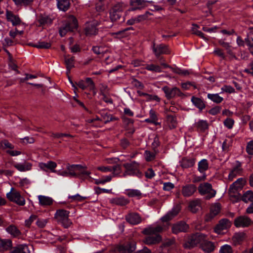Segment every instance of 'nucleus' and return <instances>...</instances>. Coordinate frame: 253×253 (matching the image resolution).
<instances>
[{
	"mask_svg": "<svg viewBox=\"0 0 253 253\" xmlns=\"http://www.w3.org/2000/svg\"><path fill=\"white\" fill-rule=\"evenodd\" d=\"M166 230L165 225H157L156 226H149L143 229L142 233L144 235H149L143 239V242L148 245L156 244L162 241V237L158 233H161Z\"/></svg>",
	"mask_w": 253,
	"mask_h": 253,
	"instance_id": "obj_1",
	"label": "nucleus"
},
{
	"mask_svg": "<svg viewBox=\"0 0 253 253\" xmlns=\"http://www.w3.org/2000/svg\"><path fill=\"white\" fill-rule=\"evenodd\" d=\"M78 27V21L73 15H70L66 24L60 28L59 34L61 37H64L68 32H73L77 29Z\"/></svg>",
	"mask_w": 253,
	"mask_h": 253,
	"instance_id": "obj_2",
	"label": "nucleus"
},
{
	"mask_svg": "<svg viewBox=\"0 0 253 253\" xmlns=\"http://www.w3.org/2000/svg\"><path fill=\"white\" fill-rule=\"evenodd\" d=\"M205 238V235L197 233L189 236L183 244V246L186 249H191L200 244Z\"/></svg>",
	"mask_w": 253,
	"mask_h": 253,
	"instance_id": "obj_3",
	"label": "nucleus"
},
{
	"mask_svg": "<svg viewBox=\"0 0 253 253\" xmlns=\"http://www.w3.org/2000/svg\"><path fill=\"white\" fill-rule=\"evenodd\" d=\"M69 211L63 209L58 210L55 213L54 218L58 223L62 224L65 228H68L72 223L69 219Z\"/></svg>",
	"mask_w": 253,
	"mask_h": 253,
	"instance_id": "obj_4",
	"label": "nucleus"
},
{
	"mask_svg": "<svg viewBox=\"0 0 253 253\" xmlns=\"http://www.w3.org/2000/svg\"><path fill=\"white\" fill-rule=\"evenodd\" d=\"M198 190L201 195H207L206 196L207 200L214 197L216 194V191L212 188L211 184L208 182L201 183L198 186Z\"/></svg>",
	"mask_w": 253,
	"mask_h": 253,
	"instance_id": "obj_5",
	"label": "nucleus"
},
{
	"mask_svg": "<svg viewBox=\"0 0 253 253\" xmlns=\"http://www.w3.org/2000/svg\"><path fill=\"white\" fill-rule=\"evenodd\" d=\"M124 9V3L118 2L115 4L110 10V18L112 21H117L122 18Z\"/></svg>",
	"mask_w": 253,
	"mask_h": 253,
	"instance_id": "obj_6",
	"label": "nucleus"
},
{
	"mask_svg": "<svg viewBox=\"0 0 253 253\" xmlns=\"http://www.w3.org/2000/svg\"><path fill=\"white\" fill-rule=\"evenodd\" d=\"M6 197L9 201L19 206H23L25 204L24 198L21 196L19 192L14 190L13 188H11L10 192L6 194Z\"/></svg>",
	"mask_w": 253,
	"mask_h": 253,
	"instance_id": "obj_7",
	"label": "nucleus"
},
{
	"mask_svg": "<svg viewBox=\"0 0 253 253\" xmlns=\"http://www.w3.org/2000/svg\"><path fill=\"white\" fill-rule=\"evenodd\" d=\"M162 90L164 92L166 97L168 99H170L175 97L176 96L182 97L184 95V94L180 91V90L176 87L170 88L169 86L166 85L162 88Z\"/></svg>",
	"mask_w": 253,
	"mask_h": 253,
	"instance_id": "obj_8",
	"label": "nucleus"
},
{
	"mask_svg": "<svg viewBox=\"0 0 253 253\" xmlns=\"http://www.w3.org/2000/svg\"><path fill=\"white\" fill-rule=\"evenodd\" d=\"M126 169L129 171L131 175H135L139 178L142 177L143 173L139 170V165L135 162L124 164Z\"/></svg>",
	"mask_w": 253,
	"mask_h": 253,
	"instance_id": "obj_9",
	"label": "nucleus"
},
{
	"mask_svg": "<svg viewBox=\"0 0 253 253\" xmlns=\"http://www.w3.org/2000/svg\"><path fill=\"white\" fill-rule=\"evenodd\" d=\"M253 223V221L250 218L246 216H240L234 219V225L236 227H249L251 224Z\"/></svg>",
	"mask_w": 253,
	"mask_h": 253,
	"instance_id": "obj_10",
	"label": "nucleus"
},
{
	"mask_svg": "<svg viewBox=\"0 0 253 253\" xmlns=\"http://www.w3.org/2000/svg\"><path fill=\"white\" fill-rule=\"evenodd\" d=\"M97 25L98 22L95 20L86 22L84 30L85 34L87 36L96 35L98 33Z\"/></svg>",
	"mask_w": 253,
	"mask_h": 253,
	"instance_id": "obj_11",
	"label": "nucleus"
},
{
	"mask_svg": "<svg viewBox=\"0 0 253 253\" xmlns=\"http://www.w3.org/2000/svg\"><path fill=\"white\" fill-rule=\"evenodd\" d=\"M152 49L157 58H159L161 54H169L170 53L168 46L164 44L156 45L155 43L153 42Z\"/></svg>",
	"mask_w": 253,
	"mask_h": 253,
	"instance_id": "obj_12",
	"label": "nucleus"
},
{
	"mask_svg": "<svg viewBox=\"0 0 253 253\" xmlns=\"http://www.w3.org/2000/svg\"><path fill=\"white\" fill-rule=\"evenodd\" d=\"M136 249V244L134 241H130L117 247L120 253H133Z\"/></svg>",
	"mask_w": 253,
	"mask_h": 253,
	"instance_id": "obj_13",
	"label": "nucleus"
},
{
	"mask_svg": "<svg viewBox=\"0 0 253 253\" xmlns=\"http://www.w3.org/2000/svg\"><path fill=\"white\" fill-rule=\"evenodd\" d=\"M189 228V225L185 222L180 221L172 225L171 231L173 234H177L180 232H186Z\"/></svg>",
	"mask_w": 253,
	"mask_h": 253,
	"instance_id": "obj_14",
	"label": "nucleus"
},
{
	"mask_svg": "<svg viewBox=\"0 0 253 253\" xmlns=\"http://www.w3.org/2000/svg\"><path fill=\"white\" fill-rule=\"evenodd\" d=\"M181 206L179 204H177L171 209V211H169L167 214L162 217L161 220L163 222H167L170 220L175 216H176L181 210Z\"/></svg>",
	"mask_w": 253,
	"mask_h": 253,
	"instance_id": "obj_15",
	"label": "nucleus"
},
{
	"mask_svg": "<svg viewBox=\"0 0 253 253\" xmlns=\"http://www.w3.org/2000/svg\"><path fill=\"white\" fill-rule=\"evenodd\" d=\"M244 179L240 178L230 185L229 193L231 197L235 196L234 194L237 192L238 189L242 188L244 185Z\"/></svg>",
	"mask_w": 253,
	"mask_h": 253,
	"instance_id": "obj_16",
	"label": "nucleus"
},
{
	"mask_svg": "<svg viewBox=\"0 0 253 253\" xmlns=\"http://www.w3.org/2000/svg\"><path fill=\"white\" fill-rule=\"evenodd\" d=\"M125 219L129 223L136 225L140 223L142 219L140 215L136 212H130L125 216Z\"/></svg>",
	"mask_w": 253,
	"mask_h": 253,
	"instance_id": "obj_17",
	"label": "nucleus"
},
{
	"mask_svg": "<svg viewBox=\"0 0 253 253\" xmlns=\"http://www.w3.org/2000/svg\"><path fill=\"white\" fill-rule=\"evenodd\" d=\"M231 225V222L228 219H222L215 227L214 229V231L215 232L219 234L222 230L229 228Z\"/></svg>",
	"mask_w": 253,
	"mask_h": 253,
	"instance_id": "obj_18",
	"label": "nucleus"
},
{
	"mask_svg": "<svg viewBox=\"0 0 253 253\" xmlns=\"http://www.w3.org/2000/svg\"><path fill=\"white\" fill-rule=\"evenodd\" d=\"M197 187L193 184H187L182 187L181 193L184 197H189L196 191Z\"/></svg>",
	"mask_w": 253,
	"mask_h": 253,
	"instance_id": "obj_19",
	"label": "nucleus"
},
{
	"mask_svg": "<svg viewBox=\"0 0 253 253\" xmlns=\"http://www.w3.org/2000/svg\"><path fill=\"white\" fill-rule=\"evenodd\" d=\"M6 17L7 21L11 22L13 26L19 25L21 23L19 16L14 15L11 11L6 10Z\"/></svg>",
	"mask_w": 253,
	"mask_h": 253,
	"instance_id": "obj_20",
	"label": "nucleus"
},
{
	"mask_svg": "<svg viewBox=\"0 0 253 253\" xmlns=\"http://www.w3.org/2000/svg\"><path fill=\"white\" fill-rule=\"evenodd\" d=\"M200 247L205 252L209 253H211L214 250V244L206 240V238L200 243Z\"/></svg>",
	"mask_w": 253,
	"mask_h": 253,
	"instance_id": "obj_21",
	"label": "nucleus"
},
{
	"mask_svg": "<svg viewBox=\"0 0 253 253\" xmlns=\"http://www.w3.org/2000/svg\"><path fill=\"white\" fill-rule=\"evenodd\" d=\"M195 158L183 157L180 161V164L182 168L188 169L192 167L195 165Z\"/></svg>",
	"mask_w": 253,
	"mask_h": 253,
	"instance_id": "obj_22",
	"label": "nucleus"
},
{
	"mask_svg": "<svg viewBox=\"0 0 253 253\" xmlns=\"http://www.w3.org/2000/svg\"><path fill=\"white\" fill-rule=\"evenodd\" d=\"M10 253H30L29 247L26 244H21L12 247Z\"/></svg>",
	"mask_w": 253,
	"mask_h": 253,
	"instance_id": "obj_23",
	"label": "nucleus"
},
{
	"mask_svg": "<svg viewBox=\"0 0 253 253\" xmlns=\"http://www.w3.org/2000/svg\"><path fill=\"white\" fill-rule=\"evenodd\" d=\"M110 202L113 205L125 206L129 203V201L124 197H120L110 199Z\"/></svg>",
	"mask_w": 253,
	"mask_h": 253,
	"instance_id": "obj_24",
	"label": "nucleus"
},
{
	"mask_svg": "<svg viewBox=\"0 0 253 253\" xmlns=\"http://www.w3.org/2000/svg\"><path fill=\"white\" fill-rule=\"evenodd\" d=\"M40 168L46 171V169H49L51 171L55 172L56 171L55 169L57 167V164L55 162L53 161H48L46 163H41L39 164Z\"/></svg>",
	"mask_w": 253,
	"mask_h": 253,
	"instance_id": "obj_25",
	"label": "nucleus"
},
{
	"mask_svg": "<svg viewBox=\"0 0 253 253\" xmlns=\"http://www.w3.org/2000/svg\"><path fill=\"white\" fill-rule=\"evenodd\" d=\"M245 42L248 46V49L253 55V28L248 33L247 38L245 39Z\"/></svg>",
	"mask_w": 253,
	"mask_h": 253,
	"instance_id": "obj_26",
	"label": "nucleus"
},
{
	"mask_svg": "<svg viewBox=\"0 0 253 253\" xmlns=\"http://www.w3.org/2000/svg\"><path fill=\"white\" fill-rule=\"evenodd\" d=\"M83 166L80 165H68L67 167V169L69 171L68 175L72 176L77 177V176H80L81 174H78V173L75 172L74 171L75 170V169H78V170H80L81 169L83 168Z\"/></svg>",
	"mask_w": 253,
	"mask_h": 253,
	"instance_id": "obj_27",
	"label": "nucleus"
},
{
	"mask_svg": "<svg viewBox=\"0 0 253 253\" xmlns=\"http://www.w3.org/2000/svg\"><path fill=\"white\" fill-rule=\"evenodd\" d=\"M195 127L198 131L204 132L209 128V123L205 120H199L194 124Z\"/></svg>",
	"mask_w": 253,
	"mask_h": 253,
	"instance_id": "obj_28",
	"label": "nucleus"
},
{
	"mask_svg": "<svg viewBox=\"0 0 253 253\" xmlns=\"http://www.w3.org/2000/svg\"><path fill=\"white\" fill-rule=\"evenodd\" d=\"M191 101L200 111H202L206 107L204 101L200 98L193 96L191 98Z\"/></svg>",
	"mask_w": 253,
	"mask_h": 253,
	"instance_id": "obj_29",
	"label": "nucleus"
},
{
	"mask_svg": "<svg viewBox=\"0 0 253 253\" xmlns=\"http://www.w3.org/2000/svg\"><path fill=\"white\" fill-rule=\"evenodd\" d=\"M58 8L61 11H66L70 6L69 0H56Z\"/></svg>",
	"mask_w": 253,
	"mask_h": 253,
	"instance_id": "obj_30",
	"label": "nucleus"
},
{
	"mask_svg": "<svg viewBox=\"0 0 253 253\" xmlns=\"http://www.w3.org/2000/svg\"><path fill=\"white\" fill-rule=\"evenodd\" d=\"M5 230L13 237H19L21 234L20 231L15 225L13 224L8 226Z\"/></svg>",
	"mask_w": 253,
	"mask_h": 253,
	"instance_id": "obj_31",
	"label": "nucleus"
},
{
	"mask_svg": "<svg viewBox=\"0 0 253 253\" xmlns=\"http://www.w3.org/2000/svg\"><path fill=\"white\" fill-rule=\"evenodd\" d=\"M14 166L20 171H25L31 170L32 165L30 163L25 162L23 164H16Z\"/></svg>",
	"mask_w": 253,
	"mask_h": 253,
	"instance_id": "obj_32",
	"label": "nucleus"
},
{
	"mask_svg": "<svg viewBox=\"0 0 253 253\" xmlns=\"http://www.w3.org/2000/svg\"><path fill=\"white\" fill-rule=\"evenodd\" d=\"M151 2V1H146L144 0H130V3L132 6H139L137 8H133V10L145 7L147 6V3H150Z\"/></svg>",
	"mask_w": 253,
	"mask_h": 253,
	"instance_id": "obj_33",
	"label": "nucleus"
},
{
	"mask_svg": "<svg viewBox=\"0 0 253 253\" xmlns=\"http://www.w3.org/2000/svg\"><path fill=\"white\" fill-rule=\"evenodd\" d=\"M12 246V241L9 239H0V252L8 250Z\"/></svg>",
	"mask_w": 253,
	"mask_h": 253,
	"instance_id": "obj_34",
	"label": "nucleus"
},
{
	"mask_svg": "<svg viewBox=\"0 0 253 253\" xmlns=\"http://www.w3.org/2000/svg\"><path fill=\"white\" fill-rule=\"evenodd\" d=\"M38 22L40 25H46L51 24L52 22V19L48 15L41 14L39 16Z\"/></svg>",
	"mask_w": 253,
	"mask_h": 253,
	"instance_id": "obj_35",
	"label": "nucleus"
},
{
	"mask_svg": "<svg viewBox=\"0 0 253 253\" xmlns=\"http://www.w3.org/2000/svg\"><path fill=\"white\" fill-rule=\"evenodd\" d=\"M166 119L170 129H173L176 127L177 123L175 116L171 115H167Z\"/></svg>",
	"mask_w": 253,
	"mask_h": 253,
	"instance_id": "obj_36",
	"label": "nucleus"
},
{
	"mask_svg": "<svg viewBox=\"0 0 253 253\" xmlns=\"http://www.w3.org/2000/svg\"><path fill=\"white\" fill-rule=\"evenodd\" d=\"M242 171V169L240 166L234 168L230 171L228 175L229 180L232 181L237 175H240Z\"/></svg>",
	"mask_w": 253,
	"mask_h": 253,
	"instance_id": "obj_37",
	"label": "nucleus"
},
{
	"mask_svg": "<svg viewBox=\"0 0 253 253\" xmlns=\"http://www.w3.org/2000/svg\"><path fill=\"white\" fill-rule=\"evenodd\" d=\"M38 199L40 204L42 206H50L53 203L52 198L40 195L38 196Z\"/></svg>",
	"mask_w": 253,
	"mask_h": 253,
	"instance_id": "obj_38",
	"label": "nucleus"
},
{
	"mask_svg": "<svg viewBox=\"0 0 253 253\" xmlns=\"http://www.w3.org/2000/svg\"><path fill=\"white\" fill-rule=\"evenodd\" d=\"M245 238V234L244 233H236L232 238V240L235 245L240 244Z\"/></svg>",
	"mask_w": 253,
	"mask_h": 253,
	"instance_id": "obj_39",
	"label": "nucleus"
},
{
	"mask_svg": "<svg viewBox=\"0 0 253 253\" xmlns=\"http://www.w3.org/2000/svg\"><path fill=\"white\" fill-rule=\"evenodd\" d=\"M209 169V163L206 159H203L198 163V170L201 173H204Z\"/></svg>",
	"mask_w": 253,
	"mask_h": 253,
	"instance_id": "obj_40",
	"label": "nucleus"
},
{
	"mask_svg": "<svg viewBox=\"0 0 253 253\" xmlns=\"http://www.w3.org/2000/svg\"><path fill=\"white\" fill-rule=\"evenodd\" d=\"M126 195L129 197H136L137 199H140L142 196L141 192L137 189H127Z\"/></svg>",
	"mask_w": 253,
	"mask_h": 253,
	"instance_id": "obj_41",
	"label": "nucleus"
},
{
	"mask_svg": "<svg viewBox=\"0 0 253 253\" xmlns=\"http://www.w3.org/2000/svg\"><path fill=\"white\" fill-rule=\"evenodd\" d=\"M158 150H153V152L146 150L144 152V156L146 161L147 162H151L153 161L155 159L156 155L158 153Z\"/></svg>",
	"mask_w": 253,
	"mask_h": 253,
	"instance_id": "obj_42",
	"label": "nucleus"
},
{
	"mask_svg": "<svg viewBox=\"0 0 253 253\" xmlns=\"http://www.w3.org/2000/svg\"><path fill=\"white\" fill-rule=\"evenodd\" d=\"M220 211V205L219 204H215L211 208L210 217L212 218L216 215Z\"/></svg>",
	"mask_w": 253,
	"mask_h": 253,
	"instance_id": "obj_43",
	"label": "nucleus"
},
{
	"mask_svg": "<svg viewBox=\"0 0 253 253\" xmlns=\"http://www.w3.org/2000/svg\"><path fill=\"white\" fill-rule=\"evenodd\" d=\"M207 97L209 99L216 104H219L223 100V97L220 96L218 93H209Z\"/></svg>",
	"mask_w": 253,
	"mask_h": 253,
	"instance_id": "obj_44",
	"label": "nucleus"
},
{
	"mask_svg": "<svg viewBox=\"0 0 253 253\" xmlns=\"http://www.w3.org/2000/svg\"><path fill=\"white\" fill-rule=\"evenodd\" d=\"M65 63L67 70V74H68L70 73L71 69L74 67V57H65Z\"/></svg>",
	"mask_w": 253,
	"mask_h": 253,
	"instance_id": "obj_45",
	"label": "nucleus"
},
{
	"mask_svg": "<svg viewBox=\"0 0 253 253\" xmlns=\"http://www.w3.org/2000/svg\"><path fill=\"white\" fill-rule=\"evenodd\" d=\"M145 69L148 71L156 72H162V68L160 66L154 64H147L145 66Z\"/></svg>",
	"mask_w": 253,
	"mask_h": 253,
	"instance_id": "obj_46",
	"label": "nucleus"
},
{
	"mask_svg": "<svg viewBox=\"0 0 253 253\" xmlns=\"http://www.w3.org/2000/svg\"><path fill=\"white\" fill-rule=\"evenodd\" d=\"M17 6H31L34 0H12Z\"/></svg>",
	"mask_w": 253,
	"mask_h": 253,
	"instance_id": "obj_47",
	"label": "nucleus"
},
{
	"mask_svg": "<svg viewBox=\"0 0 253 253\" xmlns=\"http://www.w3.org/2000/svg\"><path fill=\"white\" fill-rule=\"evenodd\" d=\"M242 200L245 203L253 201V191L251 190L246 191L243 194Z\"/></svg>",
	"mask_w": 253,
	"mask_h": 253,
	"instance_id": "obj_48",
	"label": "nucleus"
},
{
	"mask_svg": "<svg viewBox=\"0 0 253 253\" xmlns=\"http://www.w3.org/2000/svg\"><path fill=\"white\" fill-rule=\"evenodd\" d=\"M0 148L4 150L6 148L13 149L14 148V145L9 142L6 139H4L0 142Z\"/></svg>",
	"mask_w": 253,
	"mask_h": 253,
	"instance_id": "obj_49",
	"label": "nucleus"
},
{
	"mask_svg": "<svg viewBox=\"0 0 253 253\" xmlns=\"http://www.w3.org/2000/svg\"><path fill=\"white\" fill-rule=\"evenodd\" d=\"M199 207V202L198 201H192L189 205L190 211L193 213H196L198 211Z\"/></svg>",
	"mask_w": 253,
	"mask_h": 253,
	"instance_id": "obj_50",
	"label": "nucleus"
},
{
	"mask_svg": "<svg viewBox=\"0 0 253 253\" xmlns=\"http://www.w3.org/2000/svg\"><path fill=\"white\" fill-rule=\"evenodd\" d=\"M198 28H199V26L196 24H193L192 28V31L193 34L198 36L203 39H206V38L204 36V34L201 31L198 30Z\"/></svg>",
	"mask_w": 253,
	"mask_h": 253,
	"instance_id": "obj_51",
	"label": "nucleus"
},
{
	"mask_svg": "<svg viewBox=\"0 0 253 253\" xmlns=\"http://www.w3.org/2000/svg\"><path fill=\"white\" fill-rule=\"evenodd\" d=\"M86 169V167H83V168L81 169L80 170H79L80 172L78 173V174L81 175L80 176H77V177L84 179L85 178V177H84V176L85 175L86 176H88L89 178H90L89 175L90 174L91 172L89 171H87L84 169Z\"/></svg>",
	"mask_w": 253,
	"mask_h": 253,
	"instance_id": "obj_52",
	"label": "nucleus"
},
{
	"mask_svg": "<svg viewBox=\"0 0 253 253\" xmlns=\"http://www.w3.org/2000/svg\"><path fill=\"white\" fill-rule=\"evenodd\" d=\"M51 47V43L45 42L40 41L35 45L38 48L48 49Z\"/></svg>",
	"mask_w": 253,
	"mask_h": 253,
	"instance_id": "obj_53",
	"label": "nucleus"
},
{
	"mask_svg": "<svg viewBox=\"0 0 253 253\" xmlns=\"http://www.w3.org/2000/svg\"><path fill=\"white\" fill-rule=\"evenodd\" d=\"M133 31V28L132 27L125 28L121 31L118 32L116 34L118 35L122 36V37H127L129 35L130 33H128L129 31Z\"/></svg>",
	"mask_w": 253,
	"mask_h": 253,
	"instance_id": "obj_54",
	"label": "nucleus"
},
{
	"mask_svg": "<svg viewBox=\"0 0 253 253\" xmlns=\"http://www.w3.org/2000/svg\"><path fill=\"white\" fill-rule=\"evenodd\" d=\"M113 176H118L122 171L121 167L119 165H116L112 167Z\"/></svg>",
	"mask_w": 253,
	"mask_h": 253,
	"instance_id": "obj_55",
	"label": "nucleus"
},
{
	"mask_svg": "<svg viewBox=\"0 0 253 253\" xmlns=\"http://www.w3.org/2000/svg\"><path fill=\"white\" fill-rule=\"evenodd\" d=\"M69 199H71V202H83L85 199V197H83L79 194H77L74 196H69Z\"/></svg>",
	"mask_w": 253,
	"mask_h": 253,
	"instance_id": "obj_56",
	"label": "nucleus"
},
{
	"mask_svg": "<svg viewBox=\"0 0 253 253\" xmlns=\"http://www.w3.org/2000/svg\"><path fill=\"white\" fill-rule=\"evenodd\" d=\"M51 137L54 138H60L63 137H67L72 138L73 136L68 133H52L51 135Z\"/></svg>",
	"mask_w": 253,
	"mask_h": 253,
	"instance_id": "obj_57",
	"label": "nucleus"
},
{
	"mask_svg": "<svg viewBox=\"0 0 253 253\" xmlns=\"http://www.w3.org/2000/svg\"><path fill=\"white\" fill-rule=\"evenodd\" d=\"M220 253H233V250L231 247L228 245H225L222 246L220 250Z\"/></svg>",
	"mask_w": 253,
	"mask_h": 253,
	"instance_id": "obj_58",
	"label": "nucleus"
},
{
	"mask_svg": "<svg viewBox=\"0 0 253 253\" xmlns=\"http://www.w3.org/2000/svg\"><path fill=\"white\" fill-rule=\"evenodd\" d=\"M152 14L149 11H146L144 14L138 15L137 18V20L138 23L141 22L146 20L149 15H151Z\"/></svg>",
	"mask_w": 253,
	"mask_h": 253,
	"instance_id": "obj_59",
	"label": "nucleus"
},
{
	"mask_svg": "<svg viewBox=\"0 0 253 253\" xmlns=\"http://www.w3.org/2000/svg\"><path fill=\"white\" fill-rule=\"evenodd\" d=\"M173 72L180 75L187 76L189 74V72L188 70H181L179 68H171Z\"/></svg>",
	"mask_w": 253,
	"mask_h": 253,
	"instance_id": "obj_60",
	"label": "nucleus"
},
{
	"mask_svg": "<svg viewBox=\"0 0 253 253\" xmlns=\"http://www.w3.org/2000/svg\"><path fill=\"white\" fill-rule=\"evenodd\" d=\"M101 116L105 124L115 120L112 116L107 113H103Z\"/></svg>",
	"mask_w": 253,
	"mask_h": 253,
	"instance_id": "obj_61",
	"label": "nucleus"
},
{
	"mask_svg": "<svg viewBox=\"0 0 253 253\" xmlns=\"http://www.w3.org/2000/svg\"><path fill=\"white\" fill-rule=\"evenodd\" d=\"M224 126L227 127L229 129H231L233 127L234 121L231 118H227L224 121Z\"/></svg>",
	"mask_w": 253,
	"mask_h": 253,
	"instance_id": "obj_62",
	"label": "nucleus"
},
{
	"mask_svg": "<svg viewBox=\"0 0 253 253\" xmlns=\"http://www.w3.org/2000/svg\"><path fill=\"white\" fill-rule=\"evenodd\" d=\"M160 142L159 137L156 135L154 138V141L152 144L153 150H158L157 147L160 146Z\"/></svg>",
	"mask_w": 253,
	"mask_h": 253,
	"instance_id": "obj_63",
	"label": "nucleus"
},
{
	"mask_svg": "<svg viewBox=\"0 0 253 253\" xmlns=\"http://www.w3.org/2000/svg\"><path fill=\"white\" fill-rule=\"evenodd\" d=\"M247 152L249 155H253V140L248 142L246 147Z\"/></svg>",
	"mask_w": 253,
	"mask_h": 253,
	"instance_id": "obj_64",
	"label": "nucleus"
}]
</instances>
